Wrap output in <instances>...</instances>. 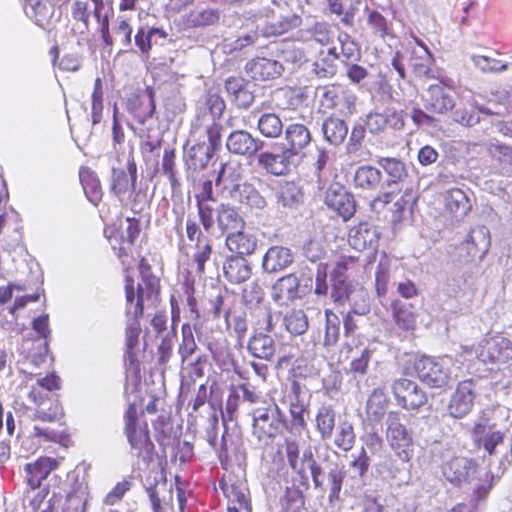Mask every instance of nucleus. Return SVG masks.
Returning a JSON list of instances; mask_svg holds the SVG:
<instances>
[{
  "label": "nucleus",
  "mask_w": 512,
  "mask_h": 512,
  "mask_svg": "<svg viewBox=\"0 0 512 512\" xmlns=\"http://www.w3.org/2000/svg\"><path fill=\"white\" fill-rule=\"evenodd\" d=\"M307 33L309 39L314 43L321 46V48H328L337 46V34L333 26L328 22L321 21L315 22L308 28Z\"/></svg>",
  "instance_id": "obj_44"
},
{
  "label": "nucleus",
  "mask_w": 512,
  "mask_h": 512,
  "mask_svg": "<svg viewBox=\"0 0 512 512\" xmlns=\"http://www.w3.org/2000/svg\"><path fill=\"white\" fill-rule=\"evenodd\" d=\"M239 192V201L251 209L263 210L267 207V200L253 184L244 182Z\"/></svg>",
  "instance_id": "obj_53"
},
{
  "label": "nucleus",
  "mask_w": 512,
  "mask_h": 512,
  "mask_svg": "<svg viewBox=\"0 0 512 512\" xmlns=\"http://www.w3.org/2000/svg\"><path fill=\"white\" fill-rule=\"evenodd\" d=\"M154 436L161 449L166 452L167 449H174L179 445L181 437V426L174 425L170 415H159L152 422Z\"/></svg>",
  "instance_id": "obj_20"
},
{
  "label": "nucleus",
  "mask_w": 512,
  "mask_h": 512,
  "mask_svg": "<svg viewBox=\"0 0 512 512\" xmlns=\"http://www.w3.org/2000/svg\"><path fill=\"white\" fill-rule=\"evenodd\" d=\"M325 333L323 344L326 347L334 346L340 337V318L330 309L325 310Z\"/></svg>",
  "instance_id": "obj_57"
},
{
  "label": "nucleus",
  "mask_w": 512,
  "mask_h": 512,
  "mask_svg": "<svg viewBox=\"0 0 512 512\" xmlns=\"http://www.w3.org/2000/svg\"><path fill=\"white\" fill-rule=\"evenodd\" d=\"M436 83L430 84L422 95L426 111L436 115H446L455 108L456 85L452 78L438 75Z\"/></svg>",
  "instance_id": "obj_5"
},
{
  "label": "nucleus",
  "mask_w": 512,
  "mask_h": 512,
  "mask_svg": "<svg viewBox=\"0 0 512 512\" xmlns=\"http://www.w3.org/2000/svg\"><path fill=\"white\" fill-rule=\"evenodd\" d=\"M325 204L344 221L350 220L356 212V201L343 185L332 183L325 193Z\"/></svg>",
  "instance_id": "obj_17"
},
{
  "label": "nucleus",
  "mask_w": 512,
  "mask_h": 512,
  "mask_svg": "<svg viewBox=\"0 0 512 512\" xmlns=\"http://www.w3.org/2000/svg\"><path fill=\"white\" fill-rule=\"evenodd\" d=\"M219 20V11L213 8L192 10L185 16V25L189 28H199L214 25Z\"/></svg>",
  "instance_id": "obj_52"
},
{
  "label": "nucleus",
  "mask_w": 512,
  "mask_h": 512,
  "mask_svg": "<svg viewBox=\"0 0 512 512\" xmlns=\"http://www.w3.org/2000/svg\"><path fill=\"white\" fill-rule=\"evenodd\" d=\"M123 420V432L130 445L132 455L146 464L152 462L155 447L150 436L148 422L140 419L135 403L128 404Z\"/></svg>",
  "instance_id": "obj_4"
},
{
  "label": "nucleus",
  "mask_w": 512,
  "mask_h": 512,
  "mask_svg": "<svg viewBox=\"0 0 512 512\" xmlns=\"http://www.w3.org/2000/svg\"><path fill=\"white\" fill-rule=\"evenodd\" d=\"M182 340L178 347V353L182 364L185 363L197 350V343L194 338L192 327L184 323L181 327Z\"/></svg>",
  "instance_id": "obj_60"
},
{
  "label": "nucleus",
  "mask_w": 512,
  "mask_h": 512,
  "mask_svg": "<svg viewBox=\"0 0 512 512\" xmlns=\"http://www.w3.org/2000/svg\"><path fill=\"white\" fill-rule=\"evenodd\" d=\"M478 396L477 380L467 378L459 381L452 392L447 411L454 419H462L470 414L474 408Z\"/></svg>",
  "instance_id": "obj_13"
},
{
  "label": "nucleus",
  "mask_w": 512,
  "mask_h": 512,
  "mask_svg": "<svg viewBox=\"0 0 512 512\" xmlns=\"http://www.w3.org/2000/svg\"><path fill=\"white\" fill-rule=\"evenodd\" d=\"M481 114L492 115L493 113L483 106L477 104L475 100L461 102L452 113V119L455 123L464 127H473L477 125Z\"/></svg>",
  "instance_id": "obj_32"
},
{
  "label": "nucleus",
  "mask_w": 512,
  "mask_h": 512,
  "mask_svg": "<svg viewBox=\"0 0 512 512\" xmlns=\"http://www.w3.org/2000/svg\"><path fill=\"white\" fill-rule=\"evenodd\" d=\"M285 326L287 330L295 335L303 334L308 328V319L301 309H293L285 316Z\"/></svg>",
  "instance_id": "obj_63"
},
{
  "label": "nucleus",
  "mask_w": 512,
  "mask_h": 512,
  "mask_svg": "<svg viewBox=\"0 0 512 512\" xmlns=\"http://www.w3.org/2000/svg\"><path fill=\"white\" fill-rule=\"evenodd\" d=\"M490 245V232L484 225L472 228L465 241L466 250L472 257L484 256L488 252Z\"/></svg>",
  "instance_id": "obj_39"
},
{
  "label": "nucleus",
  "mask_w": 512,
  "mask_h": 512,
  "mask_svg": "<svg viewBox=\"0 0 512 512\" xmlns=\"http://www.w3.org/2000/svg\"><path fill=\"white\" fill-rule=\"evenodd\" d=\"M276 198L283 207H295L302 202L303 191L297 182L281 180L278 182Z\"/></svg>",
  "instance_id": "obj_42"
},
{
  "label": "nucleus",
  "mask_w": 512,
  "mask_h": 512,
  "mask_svg": "<svg viewBox=\"0 0 512 512\" xmlns=\"http://www.w3.org/2000/svg\"><path fill=\"white\" fill-rule=\"evenodd\" d=\"M319 109L332 116L348 117L356 112V96L340 84L327 85L320 97Z\"/></svg>",
  "instance_id": "obj_7"
},
{
  "label": "nucleus",
  "mask_w": 512,
  "mask_h": 512,
  "mask_svg": "<svg viewBox=\"0 0 512 512\" xmlns=\"http://www.w3.org/2000/svg\"><path fill=\"white\" fill-rule=\"evenodd\" d=\"M476 356L484 364H508L512 361V340L501 333L483 338L478 343Z\"/></svg>",
  "instance_id": "obj_12"
},
{
  "label": "nucleus",
  "mask_w": 512,
  "mask_h": 512,
  "mask_svg": "<svg viewBox=\"0 0 512 512\" xmlns=\"http://www.w3.org/2000/svg\"><path fill=\"white\" fill-rule=\"evenodd\" d=\"M227 249L233 253L232 256H249L252 255L257 248L256 237L244 230L240 229L236 232H231L225 239Z\"/></svg>",
  "instance_id": "obj_33"
},
{
  "label": "nucleus",
  "mask_w": 512,
  "mask_h": 512,
  "mask_svg": "<svg viewBox=\"0 0 512 512\" xmlns=\"http://www.w3.org/2000/svg\"><path fill=\"white\" fill-rule=\"evenodd\" d=\"M284 131V149L293 157H297L310 145L312 134L307 126L302 123H290Z\"/></svg>",
  "instance_id": "obj_23"
},
{
  "label": "nucleus",
  "mask_w": 512,
  "mask_h": 512,
  "mask_svg": "<svg viewBox=\"0 0 512 512\" xmlns=\"http://www.w3.org/2000/svg\"><path fill=\"white\" fill-rule=\"evenodd\" d=\"M103 99L104 89L103 82L100 77H97L94 82L93 91L91 94V122L95 126L102 120L103 115Z\"/></svg>",
  "instance_id": "obj_58"
},
{
  "label": "nucleus",
  "mask_w": 512,
  "mask_h": 512,
  "mask_svg": "<svg viewBox=\"0 0 512 512\" xmlns=\"http://www.w3.org/2000/svg\"><path fill=\"white\" fill-rule=\"evenodd\" d=\"M214 153L205 143H197L188 150L186 165L194 171L203 170L208 166Z\"/></svg>",
  "instance_id": "obj_48"
},
{
  "label": "nucleus",
  "mask_w": 512,
  "mask_h": 512,
  "mask_svg": "<svg viewBox=\"0 0 512 512\" xmlns=\"http://www.w3.org/2000/svg\"><path fill=\"white\" fill-rule=\"evenodd\" d=\"M71 16L78 26L80 34H85L90 27V11L88 9V0H76L71 6Z\"/></svg>",
  "instance_id": "obj_59"
},
{
  "label": "nucleus",
  "mask_w": 512,
  "mask_h": 512,
  "mask_svg": "<svg viewBox=\"0 0 512 512\" xmlns=\"http://www.w3.org/2000/svg\"><path fill=\"white\" fill-rule=\"evenodd\" d=\"M219 486L227 499L228 512H251L249 489L243 475L226 470Z\"/></svg>",
  "instance_id": "obj_8"
},
{
  "label": "nucleus",
  "mask_w": 512,
  "mask_h": 512,
  "mask_svg": "<svg viewBox=\"0 0 512 512\" xmlns=\"http://www.w3.org/2000/svg\"><path fill=\"white\" fill-rule=\"evenodd\" d=\"M391 393L397 406L409 412L418 413L429 402L427 393L415 381L404 377L392 382Z\"/></svg>",
  "instance_id": "obj_10"
},
{
  "label": "nucleus",
  "mask_w": 512,
  "mask_h": 512,
  "mask_svg": "<svg viewBox=\"0 0 512 512\" xmlns=\"http://www.w3.org/2000/svg\"><path fill=\"white\" fill-rule=\"evenodd\" d=\"M391 316L398 329L408 332L414 331L417 326V313L415 305L394 299L390 303Z\"/></svg>",
  "instance_id": "obj_30"
},
{
  "label": "nucleus",
  "mask_w": 512,
  "mask_h": 512,
  "mask_svg": "<svg viewBox=\"0 0 512 512\" xmlns=\"http://www.w3.org/2000/svg\"><path fill=\"white\" fill-rule=\"evenodd\" d=\"M444 206L445 210L457 220L466 217L472 209L469 197L460 188H452L445 193Z\"/></svg>",
  "instance_id": "obj_36"
},
{
  "label": "nucleus",
  "mask_w": 512,
  "mask_h": 512,
  "mask_svg": "<svg viewBox=\"0 0 512 512\" xmlns=\"http://www.w3.org/2000/svg\"><path fill=\"white\" fill-rule=\"evenodd\" d=\"M154 35H159V37L161 38L167 37L166 32L161 28L152 27L146 29L143 26L138 27L136 34L134 36L135 45L138 47L141 54L145 55L146 57L149 56L152 50L151 40Z\"/></svg>",
  "instance_id": "obj_55"
},
{
  "label": "nucleus",
  "mask_w": 512,
  "mask_h": 512,
  "mask_svg": "<svg viewBox=\"0 0 512 512\" xmlns=\"http://www.w3.org/2000/svg\"><path fill=\"white\" fill-rule=\"evenodd\" d=\"M302 25V18L296 13H289L273 19L266 23L264 27L265 36H280L288 33Z\"/></svg>",
  "instance_id": "obj_43"
},
{
  "label": "nucleus",
  "mask_w": 512,
  "mask_h": 512,
  "mask_svg": "<svg viewBox=\"0 0 512 512\" xmlns=\"http://www.w3.org/2000/svg\"><path fill=\"white\" fill-rule=\"evenodd\" d=\"M365 12L367 27L374 38L382 41L395 38L392 21L376 9L366 8Z\"/></svg>",
  "instance_id": "obj_37"
},
{
  "label": "nucleus",
  "mask_w": 512,
  "mask_h": 512,
  "mask_svg": "<svg viewBox=\"0 0 512 512\" xmlns=\"http://www.w3.org/2000/svg\"><path fill=\"white\" fill-rule=\"evenodd\" d=\"M379 164L389 176L387 184L390 189L379 194L371 201V209L375 211L378 210L379 204H381V207H384L393 202L401 192L407 193V191H412V186L407 180L408 172L402 161L395 158H382Z\"/></svg>",
  "instance_id": "obj_6"
},
{
  "label": "nucleus",
  "mask_w": 512,
  "mask_h": 512,
  "mask_svg": "<svg viewBox=\"0 0 512 512\" xmlns=\"http://www.w3.org/2000/svg\"><path fill=\"white\" fill-rule=\"evenodd\" d=\"M494 425H488L484 422H477L473 425L471 436L476 447L483 449L489 454H495L496 447L502 444L505 438L504 432L492 430Z\"/></svg>",
  "instance_id": "obj_24"
},
{
  "label": "nucleus",
  "mask_w": 512,
  "mask_h": 512,
  "mask_svg": "<svg viewBox=\"0 0 512 512\" xmlns=\"http://www.w3.org/2000/svg\"><path fill=\"white\" fill-rule=\"evenodd\" d=\"M322 131L327 142L339 145L345 140L348 127L343 120L331 115L323 122Z\"/></svg>",
  "instance_id": "obj_49"
},
{
  "label": "nucleus",
  "mask_w": 512,
  "mask_h": 512,
  "mask_svg": "<svg viewBox=\"0 0 512 512\" xmlns=\"http://www.w3.org/2000/svg\"><path fill=\"white\" fill-rule=\"evenodd\" d=\"M33 435L37 438L45 441L54 442L61 446L68 448L72 445V439L69 433L66 431L57 432L53 429L43 428L40 426H34Z\"/></svg>",
  "instance_id": "obj_61"
},
{
  "label": "nucleus",
  "mask_w": 512,
  "mask_h": 512,
  "mask_svg": "<svg viewBox=\"0 0 512 512\" xmlns=\"http://www.w3.org/2000/svg\"><path fill=\"white\" fill-rule=\"evenodd\" d=\"M355 443V433L352 424L341 422L334 438V444L343 451H349Z\"/></svg>",
  "instance_id": "obj_64"
},
{
  "label": "nucleus",
  "mask_w": 512,
  "mask_h": 512,
  "mask_svg": "<svg viewBox=\"0 0 512 512\" xmlns=\"http://www.w3.org/2000/svg\"><path fill=\"white\" fill-rule=\"evenodd\" d=\"M217 224L223 232L228 230L238 231L244 228L245 221L235 208L221 204L217 210Z\"/></svg>",
  "instance_id": "obj_47"
},
{
  "label": "nucleus",
  "mask_w": 512,
  "mask_h": 512,
  "mask_svg": "<svg viewBox=\"0 0 512 512\" xmlns=\"http://www.w3.org/2000/svg\"><path fill=\"white\" fill-rule=\"evenodd\" d=\"M257 130L265 138L277 139L283 133V123L273 112L262 113L258 118Z\"/></svg>",
  "instance_id": "obj_50"
},
{
  "label": "nucleus",
  "mask_w": 512,
  "mask_h": 512,
  "mask_svg": "<svg viewBox=\"0 0 512 512\" xmlns=\"http://www.w3.org/2000/svg\"><path fill=\"white\" fill-rule=\"evenodd\" d=\"M223 273L231 284H241L251 277L252 267L244 257L228 256L223 264Z\"/></svg>",
  "instance_id": "obj_34"
},
{
  "label": "nucleus",
  "mask_w": 512,
  "mask_h": 512,
  "mask_svg": "<svg viewBox=\"0 0 512 512\" xmlns=\"http://www.w3.org/2000/svg\"><path fill=\"white\" fill-rule=\"evenodd\" d=\"M248 350L256 358L271 360L275 354L274 340L267 334H255L248 342Z\"/></svg>",
  "instance_id": "obj_46"
},
{
  "label": "nucleus",
  "mask_w": 512,
  "mask_h": 512,
  "mask_svg": "<svg viewBox=\"0 0 512 512\" xmlns=\"http://www.w3.org/2000/svg\"><path fill=\"white\" fill-rule=\"evenodd\" d=\"M79 178L87 199L97 206L102 201L104 193L96 172L90 167H81Z\"/></svg>",
  "instance_id": "obj_41"
},
{
  "label": "nucleus",
  "mask_w": 512,
  "mask_h": 512,
  "mask_svg": "<svg viewBox=\"0 0 512 512\" xmlns=\"http://www.w3.org/2000/svg\"><path fill=\"white\" fill-rule=\"evenodd\" d=\"M338 46L321 48L313 63V70L320 78L333 77L338 70L337 61L342 57L343 61L355 62L361 58V50L358 43L346 31L337 34Z\"/></svg>",
  "instance_id": "obj_3"
},
{
  "label": "nucleus",
  "mask_w": 512,
  "mask_h": 512,
  "mask_svg": "<svg viewBox=\"0 0 512 512\" xmlns=\"http://www.w3.org/2000/svg\"><path fill=\"white\" fill-rule=\"evenodd\" d=\"M412 368L418 379L431 389L446 390L450 385V370L432 356L414 358Z\"/></svg>",
  "instance_id": "obj_9"
},
{
  "label": "nucleus",
  "mask_w": 512,
  "mask_h": 512,
  "mask_svg": "<svg viewBox=\"0 0 512 512\" xmlns=\"http://www.w3.org/2000/svg\"><path fill=\"white\" fill-rule=\"evenodd\" d=\"M126 109L139 124L151 119L156 111L155 92L146 87L142 92L131 94L126 101Z\"/></svg>",
  "instance_id": "obj_18"
},
{
  "label": "nucleus",
  "mask_w": 512,
  "mask_h": 512,
  "mask_svg": "<svg viewBox=\"0 0 512 512\" xmlns=\"http://www.w3.org/2000/svg\"><path fill=\"white\" fill-rule=\"evenodd\" d=\"M225 90L231 101L240 109H248L254 102V92L249 82L240 76H231L225 80Z\"/></svg>",
  "instance_id": "obj_26"
},
{
  "label": "nucleus",
  "mask_w": 512,
  "mask_h": 512,
  "mask_svg": "<svg viewBox=\"0 0 512 512\" xmlns=\"http://www.w3.org/2000/svg\"><path fill=\"white\" fill-rule=\"evenodd\" d=\"M137 166L132 159L127 163V170L113 169L110 191L120 202L124 203L133 195L136 188Z\"/></svg>",
  "instance_id": "obj_19"
},
{
  "label": "nucleus",
  "mask_w": 512,
  "mask_h": 512,
  "mask_svg": "<svg viewBox=\"0 0 512 512\" xmlns=\"http://www.w3.org/2000/svg\"><path fill=\"white\" fill-rule=\"evenodd\" d=\"M316 429L323 440L331 438L334 428L336 413L331 405L321 406L316 413Z\"/></svg>",
  "instance_id": "obj_51"
},
{
  "label": "nucleus",
  "mask_w": 512,
  "mask_h": 512,
  "mask_svg": "<svg viewBox=\"0 0 512 512\" xmlns=\"http://www.w3.org/2000/svg\"><path fill=\"white\" fill-rule=\"evenodd\" d=\"M380 234L377 228L367 222H361L352 227L348 234V241L352 248L358 251L375 249L378 245Z\"/></svg>",
  "instance_id": "obj_25"
},
{
  "label": "nucleus",
  "mask_w": 512,
  "mask_h": 512,
  "mask_svg": "<svg viewBox=\"0 0 512 512\" xmlns=\"http://www.w3.org/2000/svg\"><path fill=\"white\" fill-rule=\"evenodd\" d=\"M353 182L363 192H374L381 185L382 173L371 165H362L356 169Z\"/></svg>",
  "instance_id": "obj_40"
},
{
  "label": "nucleus",
  "mask_w": 512,
  "mask_h": 512,
  "mask_svg": "<svg viewBox=\"0 0 512 512\" xmlns=\"http://www.w3.org/2000/svg\"><path fill=\"white\" fill-rule=\"evenodd\" d=\"M186 236L189 241H196L195 251L192 255L191 265L195 273L202 277L206 273V263L210 261L213 255V243L210 239L204 238L201 241L202 231L196 220L188 216L185 226Z\"/></svg>",
  "instance_id": "obj_14"
},
{
  "label": "nucleus",
  "mask_w": 512,
  "mask_h": 512,
  "mask_svg": "<svg viewBox=\"0 0 512 512\" xmlns=\"http://www.w3.org/2000/svg\"><path fill=\"white\" fill-rule=\"evenodd\" d=\"M335 302L347 300L350 303V312L363 316L370 312V303L367 292L364 289L352 290L351 285L342 282L336 291L332 292Z\"/></svg>",
  "instance_id": "obj_21"
},
{
  "label": "nucleus",
  "mask_w": 512,
  "mask_h": 512,
  "mask_svg": "<svg viewBox=\"0 0 512 512\" xmlns=\"http://www.w3.org/2000/svg\"><path fill=\"white\" fill-rule=\"evenodd\" d=\"M281 512H305V497L296 487H288L280 499Z\"/></svg>",
  "instance_id": "obj_54"
},
{
  "label": "nucleus",
  "mask_w": 512,
  "mask_h": 512,
  "mask_svg": "<svg viewBox=\"0 0 512 512\" xmlns=\"http://www.w3.org/2000/svg\"><path fill=\"white\" fill-rule=\"evenodd\" d=\"M34 419L42 422H58L65 424V412L59 399H53L49 407H37L34 413Z\"/></svg>",
  "instance_id": "obj_56"
},
{
  "label": "nucleus",
  "mask_w": 512,
  "mask_h": 512,
  "mask_svg": "<svg viewBox=\"0 0 512 512\" xmlns=\"http://www.w3.org/2000/svg\"><path fill=\"white\" fill-rule=\"evenodd\" d=\"M140 282L135 286V281L131 272L124 274V295H125V359L129 368L136 373L140 372V361L137 357L136 349L140 342L142 333L141 320L144 317L145 306L156 307L161 302V281L158 276L153 274L152 266L147 258L141 256L137 265Z\"/></svg>",
  "instance_id": "obj_1"
},
{
  "label": "nucleus",
  "mask_w": 512,
  "mask_h": 512,
  "mask_svg": "<svg viewBox=\"0 0 512 512\" xmlns=\"http://www.w3.org/2000/svg\"><path fill=\"white\" fill-rule=\"evenodd\" d=\"M390 399L384 388H374L366 402L367 419L374 423H380L387 413Z\"/></svg>",
  "instance_id": "obj_38"
},
{
  "label": "nucleus",
  "mask_w": 512,
  "mask_h": 512,
  "mask_svg": "<svg viewBox=\"0 0 512 512\" xmlns=\"http://www.w3.org/2000/svg\"><path fill=\"white\" fill-rule=\"evenodd\" d=\"M409 53V66L416 78L425 81L437 78L438 75L431 67L434 58L430 50L417 51L415 48H410Z\"/></svg>",
  "instance_id": "obj_35"
},
{
  "label": "nucleus",
  "mask_w": 512,
  "mask_h": 512,
  "mask_svg": "<svg viewBox=\"0 0 512 512\" xmlns=\"http://www.w3.org/2000/svg\"><path fill=\"white\" fill-rule=\"evenodd\" d=\"M134 244L124 241L122 239L119 240L118 246L112 244V249L114 250L117 258L119 259L123 273L131 272L133 269V265L135 262V257L133 253Z\"/></svg>",
  "instance_id": "obj_62"
},
{
  "label": "nucleus",
  "mask_w": 512,
  "mask_h": 512,
  "mask_svg": "<svg viewBox=\"0 0 512 512\" xmlns=\"http://www.w3.org/2000/svg\"><path fill=\"white\" fill-rule=\"evenodd\" d=\"M283 71L280 62L265 57H256L245 65V72L256 82L270 81L278 78Z\"/></svg>",
  "instance_id": "obj_22"
},
{
  "label": "nucleus",
  "mask_w": 512,
  "mask_h": 512,
  "mask_svg": "<svg viewBox=\"0 0 512 512\" xmlns=\"http://www.w3.org/2000/svg\"><path fill=\"white\" fill-rule=\"evenodd\" d=\"M293 158L285 149L281 153L264 151L258 155V164L271 175L286 176L291 172Z\"/></svg>",
  "instance_id": "obj_27"
},
{
  "label": "nucleus",
  "mask_w": 512,
  "mask_h": 512,
  "mask_svg": "<svg viewBox=\"0 0 512 512\" xmlns=\"http://www.w3.org/2000/svg\"><path fill=\"white\" fill-rule=\"evenodd\" d=\"M242 177L241 166L238 163L227 162L222 164L217 177L215 179V183L217 186L224 183V188H228L226 183L231 185L230 194L231 197H235L234 193L238 192L241 188L242 184H240V180Z\"/></svg>",
  "instance_id": "obj_45"
},
{
  "label": "nucleus",
  "mask_w": 512,
  "mask_h": 512,
  "mask_svg": "<svg viewBox=\"0 0 512 512\" xmlns=\"http://www.w3.org/2000/svg\"><path fill=\"white\" fill-rule=\"evenodd\" d=\"M403 416L398 410H392L387 413L386 438L397 456L403 461H408L411 457L413 437L411 432L402 423Z\"/></svg>",
  "instance_id": "obj_11"
},
{
  "label": "nucleus",
  "mask_w": 512,
  "mask_h": 512,
  "mask_svg": "<svg viewBox=\"0 0 512 512\" xmlns=\"http://www.w3.org/2000/svg\"><path fill=\"white\" fill-rule=\"evenodd\" d=\"M252 416L253 433L260 440L264 438L276 437L285 424V421L282 419L277 406L273 408L269 404L255 408L252 412Z\"/></svg>",
  "instance_id": "obj_15"
},
{
  "label": "nucleus",
  "mask_w": 512,
  "mask_h": 512,
  "mask_svg": "<svg viewBox=\"0 0 512 512\" xmlns=\"http://www.w3.org/2000/svg\"><path fill=\"white\" fill-rule=\"evenodd\" d=\"M294 261L292 251L284 246L268 248L262 259V268L267 273H277L289 267Z\"/></svg>",
  "instance_id": "obj_31"
},
{
  "label": "nucleus",
  "mask_w": 512,
  "mask_h": 512,
  "mask_svg": "<svg viewBox=\"0 0 512 512\" xmlns=\"http://www.w3.org/2000/svg\"><path fill=\"white\" fill-rule=\"evenodd\" d=\"M260 143L248 131L235 130L229 134L226 140V147L233 154L252 156L261 148Z\"/></svg>",
  "instance_id": "obj_29"
},
{
  "label": "nucleus",
  "mask_w": 512,
  "mask_h": 512,
  "mask_svg": "<svg viewBox=\"0 0 512 512\" xmlns=\"http://www.w3.org/2000/svg\"><path fill=\"white\" fill-rule=\"evenodd\" d=\"M64 456L52 457L40 455L25 463L22 468L23 504L25 507L43 506L52 486H59L62 477L56 472L60 469Z\"/></svg>",
  "instance_id": "obj_2"
},
{
  "label": "nucleus",
  "mask_w": 512,
  "mask_h": 512,
  "mask_svg": "<svg viewBox=\"0 0 512 512\" xmlns=\"http://www.w3.org/2000/svg\"><path fill=\"white\" fill-rule=\"evenodd\" d=\"M478 464L474 459L453 456L443 462L441 472L444 478L454 486L470 482L477 472Z\"/></svg>",
  "instance_id": "obj_16"
},
{
  "label": "nucleus",
  "mask_w": 512,
  "mask_h": 512,
  "mask_svg": "<svg viewBox=\"0 0 512 512\" xmlns=\"http://www.w3.org/2000/svg\"><path fill=\"white\" fill-rule=\"evenodd\" d=\"M300 281L294 273L280 277L272 286V299L280 305H288L299 298Z\"/></svg>",
  "instance_id": "obj_28"
}]
</instances>
